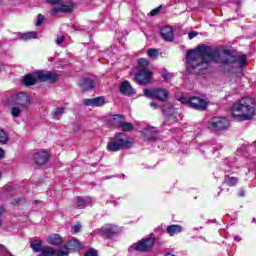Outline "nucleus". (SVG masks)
Returning a JSON list of instances; mask_svg holds the SVG:
<instances>
[{
    "mask_svg": "<svg viewBox=\"0 0 256 256\" xmlns=\"http://www.w3.org/2000/svg\"><path fill=\"white\" fill-rule=\"evenodd\" d=\"M33 161L36 165H45L49 161V153L45 150L36 152L33 156Z\"/></svg>",
    "mask_w": 256,
    "mask_h": 256,
    "instance_id": "15",
    "label": "nucleus"
},
{
    "mask_svg": "<svg viewBox=\"0 0 256 256\" xmlns=\"http://www.w3.org/2000/svg\"><path fill=\"white\" fill-rule=\"evenodd\" d=\"M224 183H226V185H228V187H235V185H237V183H239V178L227 177V178H225Z\"/></svg>",
    "mask_w": 256,
    "mask_h": 256,
    "instance_id": "30",
    "label": "nucleus"
},
{
    "mask_svg": "<svg viewBox=\"0 0 256 256\" xmlns=\"http://www.w3.org/2000/svg\"><path fill=\"white\" fill-rule=\"evenodd\" d=\"M119 231L117 227L113 224H105L102 226L99 230L98 233L105 239H111L113 235H115Z\"/></svg>",
    "mask_w": 256,
    "mask_h": 256,
    "instance_id": "11",
    "label": "nucleus"
},
{
    "mask_svg": "<svg viewBox=\"0 0 256 256\" xmlns=\"http://www.w3.org/2000/svg\"><path fill=\"white\" fill-rule=\"evenodd\" d=\"M226 57H221L219 48H211L210 46L200 45L197 49L188 50L186 53V69L192 75H199L211 61L221 63L224 67H234L236 69H243L247 65V56L245 54L240 56H233L231 50L224 49L222 51Z\"/></svg>",
    "mask_w": 256,
    "mask_h": 256,
    "instance_id": "1",
    "label": "nucleus"
},
{
    "mask_svg": "<svg viewBox=\"0 0 256 256\" xmlns=\"http://www.w3.org/2000/svg\"><path fill=\"white\" fill-rule=\"evenodd\" d=\"M75 11V2L71 0H62L58 7H54L50 11V15H57L58 13H73Z\"/></svg>",
    "mask_w": 256,
    "mask_h": 256,
    "instance_id": "7",
    "label": "nucleus"
},
{
    "mask_svg": "<svg viewBox=\"0 0 256 256\" xmlns=\"http://www.w3.org/2000/svg\"><path fill=\"white\" fill-rule=\"evenodd\" d=\"M9 143V135L5 130L0 128V145H7Z\"/></svg>",
    "mask_w": 256,
    "mask_h": 256,
    "instance_id": "28",
    "label": "nucleus"
},
{
    "mask_svg": "<svg viewBox=\"0 0 256 256\" xmlns=\"http://www.w3.org/2000/svg\"><path fill=\"white\" fill-rule=\"evenodd\" d=\"M0 179H1V173H0Z\"/></svg>",
    "mask_w": 256,
    "mask_h": 256,
    "instance_id": "53",
    "label": "nucleus"
},
{
    "mask_svg": "<svg viewBox=\"0 0 256 256\" xmlns=\"http://www.w3.org/2000/svg\"><path fill=\"white\" fill-rule=\"evenodd\" d=\"M253 221H254V222H256V220H255V219H253Z\"/></svg>",
    "mask_w": 256,
    "mask_h": 256,
    "instance_id": "52",
    "label": "nucleus"
},
{
    "mask_svg": "<svg viewBox=\"0 0 256 256\" xmlns=\"http://www.w3.org/2000/svg\"><path fill=\"white\" fill-rule=\"evenodd\" d=\"M62 1L63 0H46L50 5H57L58 7Z\"/></svg>",
    "mask_w": 256,
    "mask_h": 256,
    "instance_id": "42",
    "label": "nucleus"
},
{
    "mask_svg": "<svg viewBox=\"0 0 256 256\" xmlns=\"http://www.w3.org/2000/svg\"><path fill=\"white\" fill-rule=\"evenodd\" d=\"M30 247L32 251H35V253H41L43 251V242L37 241V242H31Z\"/></svg>",
    "mask_w": 256,
    "mask_h": 256,
    "instance_id": "26",
    "label": "nucleus"
},
{
    "mask_svg": "<svg viewBox=\"0 0 256 256\" xmlns=\"http://www.w3.org/2000/svg\"><path fill=\"white\" fill-rule=\"evenodd\" d=\"M161 9H163V6H158L157 8L153 9V10L149 13V16H150V17H155V16L159 15V13H161Z\"/></svg>",
    "mask_w": 256,
    "mask_h": 256,
    "instance_id": "35",
    "label": "nucleus"
},
{
    "mask_svg": "<svg viewBox=\"0 0 256 256\" xmlns=\"http://www.w3.org/2000/svg\"><path fill=\"white\" fill-rule=\"evenodd\" d=\"M37 79L41 82L50 81L51 83H55L57 81V75L51 71H37L34 74H27L24 77L23 83L26 87H31L37 83Z\"/></svg>",
    "mask_w": 256,
    "mask_h": 256,
    "instance_id": "3",
    "label": "nucleus"
},
{
    "mask_svg": "<svg viewBox=\"0 0 256 256\" xmlns=\"http://www.w3.org/2000/svg\"><path fill=\"white\" fill-rule=\"evenodd\" d=\"M63 113H65V108H63V107L55 108V109L52 111V115H53L54 117H61V115H63Z\"/></svg>",
    "mask_w": 256,
    "mask_h": 256,
    "instance_id": "32",
    "label": "nucleus"
},
{
    "mask_svg": "<svg viewBox=\"0 0 256 256\" xmlns=\"http://www.w3.org/2000/svg\"><path fill=\"white\" fill-rule=\"evenodd\" d=\"M107 101H105L104 97H97V107H103Z\"/></svg>",
    "mask_w": 256,
    "mask_h": 256,
    "instance_id": "38",
    "label": "nucleus"
},
{
    "mask_svg": "<svg viewBox=\"0 0 256 256\" xmlns=\"http://www.w3.org/2000/svg\"><path fill=\"white\" fill-rule=\"evenodd\" d=\"M114 121H116V123H118V125H119V127H121L122 131H133V129H135V127L131 123L125 122V119L121 115H115Z\"/></svg>",
    "mask_w": 256,
    "mask_h": 256,
    "instance_id": "17",
    "label": "nucleus"
},
{
    "mask_svg": "<svg viewBox=\"0 0 256 256\" xmlns=\"http://www.w3.org/2000/svg\"><path fill=\"white\" fill-rule=\"evenodd\" d=\"M239 197H245V190H240Z\"/></svg>",
    "mask_w": 256,
    "mask_h": 256,
    "instance_id": "46",
    "label": "nucleus"
},
{
    "mask_svg": "<svg viewBox=\"0 0 256 256\" xmlns=\"http://www.w3.org/2000/svg\"><path fill=\"white\" fill-rule=\"evenodd\" d=\"M162 77H163V79L168 80V79H171V77H173V74H170V73H163V74H162Z\"/></svg>",
    "mask_w": 256,
    "mask_h": 256,
    "instance_id": "44",
    "label": "nucleus"
},
{
    "mask_svg": "<svg viewBox=\"0 0 256 256\" xmlns=\"http://www.w3.org/2000/svg\"><path fill=\"white\" fill-rule=\"evenodd\" d=\"M12 117H21V113L25 111V108H21V106L14 105L10 108Z\"/></svg>",
    "mask_w": 256,
    "mask_h": 256,
    "instance_id": "25",
    "label": "nucleus"
},
{
    "mask_svg": "<svg viewBox=\"0 0 256 256\" xmlns=\"http://www.w3.org/2000/svg\"><path fill=\"white\" fill-rule=\"evenodd\" d=\"M144 95L149 99H158L159 101H167L169 93L165 89L156 88V89H145Z\"/></svg>",
    "mask_w": 256,
    "mask_h": 256,
    "instance_id": "8",
    "label": "nucleus"
},
{
    "mask_svg": "<svg viewBox=\"0 0 256 256\" xmlns=\"http://www.w3.org/2000/svg\"><path fill=\"white\" fill-rule=\"evenodd\" d=\"M5 157V150L3 148H0V159H3Z\"/></svg>",
    "mask_w": 256,
    "mask_h": 256,
    "instance_id": "45",
    "label": "nucleus"
},
{
    "mask_svg": "<svg viewBox=\"0 0 256 256\" xmlns=\"http://www.w3.org/2000/svg\"><path fill=\"white\" fill-rule=\"evenodd\" d=\"M144 141H155L157 139L158 132L154 127H146L141 131Z\"/></svg>",
    "mask_w": 256,
    "mask_h": 256,
    "instance_id": "16",
    "label": "nucleus"
},
{
    "mask_svg": "<svg viewBox=\"0 0 256 256\" xmlns=\"http://www.w3.org/2000/svg\"><path fill=\"white\" fill-rule=\"evenodd\" d=\"M79 87L82 93H87L95 89V82H93V80L90 78H83L79 82Z\"/></svg>",
    "mask_w": 256,
    "mask_h": 256,
    "instance_id": "13",
    "label": "nucleus"
},
{
    "mask_svg": "<svg viewBox=\"0 0 256 256\" xmlns=\"http://www.w3.org/2000/svg\"><path fill=\"white\" fill-rule=\"evenodd\" d=\"M201 149H205V145H202V146H201Z\"/></svg>",
    "mask_w": 256,
    "mask_h": 256,
    "instance_id": "50",
    "label": "nucleus"
},
{
    "mask_svg": "<svg viewBox=\"0 0 256 256\" xmlns=\"http://www.w3.org/2000/svg\"><path fill=\"white\" fill-rule=\"evenodd\" d=\"M190 107L196 109V111H205V109H207V101L201 97H191Z\"/></svg>",
    "mask_w": 256,
    "mask_h": 256,
    "instance_id": "12",
    "label": "nucleus"
},
{
    "mask_svg": "<svg viewBox=\"0 0 256 256\" xmlns=\"http://www.w3.org/2000/svg\"><path fill=\"white\" fill-rule=\"evenodd\" d=\"M234 241H236L237 243H239L241 241V236H235L234 237Z\"/></svg>",
    "mask_w": 256,
    "mask_h": 256,
    "instance_id": "47",
    "label": "nucleus"
},
{
    "mask_svg": "<svg viewBox=\"0 0 256 256\" xmlns=\"http://www.w3.org/2000/svg\"><path fill=\"white\" fill-rule=\"evenodd\" d=\"M54 256H69V250L66 246L60 249H54Z\"/></svg>",
    "mask_w": 256,
    "mask_h": 256,
    "instance_id": "31",
    "label": "nucleus"
},
{
    "mask_svg": "<svg viewBox=\"0 0 256 256\" xmlns=\"http://www.w3.org/2000/svg\"><path fill=\"white\" fill-rule=\"evenodd\" d=\"M71 231L72 233H79V231H81V224H76L75 226H73Z\"/></svg>",
    "mask_w": 256,
    "mask_h": 256,
    "instance_id": "41",
    "label": "nucleus"
},
{
    "mask_svg": "<svg viewBox=\"0 0 256 256\" xmlns=\"http://www.w3.org/2000/svg\"><path fill=\"white\" fill-rule=\"evenodd\" d=\"M43 21H45V16L43 14H38L36 27H40V25H43Z\"/></svg>",
    "mask_w": 256,
    "mask_h": 256,
    "instance_id": "37",
    "label": "nucleus"
},
{
    "mask_svg": "<svg viewBox=\"0 0 256 256\" xmlns=\"http://www.w3.org/2000/svg\"><path fill=\"white\" fill-rule=\"evenodd\" d=\"M229 120L227 118L214 117L208 122V129L210 131H225L229 129Z\"/></svg>",
    "mask_w": 256,
    "mask_h": 256,
    "instance_id": "5",
    "label": "nucleus"
},
{
    "mask_svg": "<svg viewBox=\"0 0 256 256\" xmlns=\"http://www.w3.org/2000/svg\"><path fill=\"white\" fill-rule=\"evenodd\" d=\"M255 107V99L252 97H243L232 104L231 113L234 119L238 121H251L255 117Z\"/></svg>",
    "mask_w": 256,
    "mask_h": 256,
    "instance_id": "2",
    "label": "nucleus"
},
{
    "mask_svg": "<svg viewBox=\"0 0 256 256\" xmlns=\"http://www.w3.org/2000/svg\"><path fill=\"white\" fill-rule=\"evenodd\" d=\"M147 53L152 59H157V57H159V51L157 49L150 48Z\"/></svg>",
    "mask_w": 256,
    "mask_h": 256,
    "instance_id": "33",
    "label": "nucleus"
},
{
    "mask_svg": "<svg viewBox=\"0 0 256 256\" xmlns=\"http://www.w3.org/2000/svg\"><path fill=\"white\" fill-rule=\"evenodd\" d=\"M152 77L153 72L148 71L145 68L140 69L135 75V79L138 85H149V83H151Z\"/></svg>",
    "mask_w": 256,
    "mask_h": 256,
    "instance_id": "9",
    "label": "nucleus"
},
{
    "mask_svg": "<svg viewBox=\"0 0 256 256\" xmlns=\"http://www.w3.org/2000/svg\"><path fill=\"white\" fill-rule=\"evenodd\" d=\"M150 107H153L154 109H157V103L151 102L150 103Z\"/></svg>",
    "mask_w": 256,
    "mask_h": 256,
    "instance_id": "48",
    "label": "nucleus"
},
{
    "mask_svg": "<svg viewBox=\"0 0 256 256\" xmlns=\"http://www.w3.org/2000/svg\"><path fill=\"white\" fill-rule=\"evenodd\" d=\"M18 37L21 41H31V39H37V32L19 33Z\"/></svg>",
    "mask_w": 256,
    "mask_h": 256,
    "instance_id": "24",
    "label": "nucleus"
},
{
    "mask_svg": "<svg viewBox=\"0 0 256 256\" xmlns=\"http://www.w3.org/2000/svg\"><path fill=\"white\" fill-rule=\"evenodd\" d=\"M133 147V140L127 137L125 133H118L114 139L108 143V151L115 153L121 149H131Z\"/></svg>",
    "mask_w": 256,
    "mask_h": 256,
    "instance_id": "4",
    "label": "nucleus"
},
{
    "mask_svg": "<svg viewBox=\"0 0 256 256\" xmlns=\"http://www.w3.org/2000/svg\"><path fill=\"white\" fill-rule=\"evenodd\" d=\"M82 103L85 105V107H97V98H85L82 100Z\"/></svg>",
    "mask_w": 256,
    "mask_h": 256,
    "instance_id": "29",
    "label": "nucleus"
},
{
    "mask_svg": "<svg viewBox=\"0 0 256 256\" xmlns=\"http://www.w3.org/2000/svg\"><path fill=\"white\" fill-rule=\"evenodd\" d=\"M93 200L91 197H86V198H81V197H76V207L77 209H83L84 207H87V205H91Z\"/></svg>",
    "mask_w": 256,
    "mask_h": 256,
    "instance_id": "21",
    "label": "nucleus"
},
{
    "mask_svg": "<svg viewBox=\"0 0 256 256\" xmlns=\"http://www.w3.org/2000/svg\"><path fill=\"white\" fill-rule=\"evenodd\" d=\"M84 256H97V250L96 249H90L88 250Z\"/></svg>",
    "mask_w": 256,
    "mask_h": 256,
    "instance_id": "40",
    "label": "nucleus"
},
{
    "mask_svg": "<svg viewBox=\"0 0 256 256\" xmlns=\"http://www.w3.org/2000/svg\"><path fill=\"white\" fill-rule=\"evenodd\" d=\"M197 35H199L198 32L192 31V32L188 33V39H195V37H197Z\"/></svg>",
    "mask_w": 256,
    "mask_h": 256,
    "instance_id": "43",
    "label": "nucleus"
},
{
    "mask_svg": "<svg viewBox=\"0 0 256 256\" xmlns=\"http://www.w3.org/2000/svg\"><path fill=\"white\" fill-rule=\"evenodd\" d=\"M12 103L13 105L21 107L22 109H27V107H29V105L31 104V99L29 98V95H27V93L21 92L14 96Z\"/></svg>",
    "mask_w": 256,
    "mask_h": 256,
    "instance_id": "10",
    "label": "nucleus"
},
{
    "mask_svg": "<svg viewBox=\"0 0 256 256\" xmlns=\"http://www.w3.org/2000/svg\"><path fill=\"white\" fill-rule=\"evenodd\" d=\"M160 34L162 39L169 43H171V41H173V39L175 38V35L173 34V28H171L170 26H164L161 29Z\"/></svg>",
    "mask_w": 256,
    "mask_h": 256,
    "instance_id": "18",
    "label": "nucleus"
},
{
    "mask_svg": "<svg viewBox=\"0 0 256 256\" xmlns=\"http://www.w3.org/2000/svg\"><path fill=\"white\" fill-rule=\"evenodd\" d=\"M3 215V208L0 207V217ZM0 225H1V219H0Z\"/></svg>",
    "mask_w": 256,
    "mask_h": 256,
    "instance_id": "49",
    "label": "nucleus"
},
{
    "mask_svg": "<svg viewBox=\"0 0 256 256\" xmlns=\"http://www.w3.org/2000/svg\"><path fill=\"white\" fill-rule=\"evenodd\" d=\"M179 101L183 104V105H187L188 107H190L191 105V98H187L185 96L180 97Z\"/></svg>",
    "mask_w": 256,
    "mask_h": 256,
    "instance_id": "36",
    "label": "nucleus"
},
{
    "mask_svg": "<svg viewBox=\"0 0 256 256\" xmlns=\"http://www.w3.org/2000/svg\"><path fill=\"white\" fill-rule=\"evenodd\" d=\"M92 186L95 187V183H93Z\"/></svg>",
    "mask_w": 256,
    "mask_h": 256,
    "instance_id": "51",
    "label": "nucleus"
},
{
    "mask_svg": "<svg viewBox=\"0 0 256 256\" xmlns=\"http://www.w3.org/2000/svg\"><path fill=\"white\" fill-rule=\"evenodd\" d=\"M64 41H65V36L60 35V36H57L55 43H56V45H61V44H63Z\"/></svg>",
    "mask_w": 256,
    "mask_h": 256,
    "instance_id": "39",
    "label": "nucleus"
},
{
    "mask_svg": "<svg viewBox=\"0 0 256 256\" xmlns=\"http://www.w3.org/2000/svg\"><path fill=\"white\" fill-rule=\"evenodd\" d=\"M37 256H55V248L45 246L42 249V252Z\"/></svg>",
    "mask_w": 256,
    "mask_h": 256,
    "instance_id": "27",
    "label": "nucleus"
},
{
    "mask_svg": "<svg viewBox=\"0 0 256 256\" xmlns=\"http://www.w3.org/2000/svg\"><path fill=\"white\" fill-rule=\"evenodd\" d=\"M153 245H155V240L153 238H146L138 241L130 247V251H140L141 253H145L147 251H151L153 249Z\"/></svg>",
    "mask_w": 256,
    "mask_h": 256,
    "instance_id": "6",
    "label": "nucleus"
},
{
    "mask_svg": "<svg viewBox=\"0 0 256 256\" xmlns=\"http://www.w3.org/2000/svg\"><path fill=\"white\" fill-rule=\"evenodd\" d=\"M120 93L127 96L135 95V89H133L129 81H124L120 84Z\"/></svg>",
    "mask_w": 256,
    "mask_h": 256,
    "instance_id": "19",
    "label": "nucleus"
},
{
    "mask_svg": "<svg viewBox=\"0 0 256 256\" xmlns=\"http://www.w3.org/2000/svg\"><path fill=\"white\" fill-rule=\"evenodd\" d=\"M47 243L59 247L63 244V238L59 234H52L47 237Z\"/></svg>",
    "mask_w": 256,
    "mask_h": 256,
    "instance_id": "20",
    "label": "nucleus"
},
{
    "mask_svg": "<svg viewBox=\"0 0 256 256\" xmlns=\"http://www.w3.org/2000/svg\"><path fill=\"white\" fill-rule=\"evenodd\" d=\"M65 247L66 249H68V251H79V249H81V245L79 244V240L77 239L68 241Z\"/></svg>",
    "mask_w": 256,
    "mask_h": 256,
    "instance_id": "23",
    "label": "nucleus"
},
{
    "mask_svg": "<svg viewBox=\"0 0 256 256\" xmlns=\"http://www.w3.org/2000/svg\"><path fill=\"white\" fill-rule=\"evenodd\" d=\"M138 65L139 67H142V69H145V67H149L150 63L147 59L145 58H140L138 60Z\"/></svg>",
    "mask_w": 256,
    "mask_h": 256,
    "instance_id": "34",
    "label": "nucleus"
},
{
    "mask_svg": "<svg viewBox=\"0 0 256 256\" xmlns=\"http://www.w3.org/2000/svg\"><path fill=\"white\" fill-rule=\"evenodd\" d=\"M166 231L170 237L183 232V227L181 225H170L166 228Z\"/></svg>",
    "mask_w": 256,
    "mask_h": 256,
    "instance_id": "22",
    "label": "nucleus"
},
{
    "mask_svg": "<svg viewBox=\"0 0 256 256\" xmlns=\"http://www.w3.org/2000/svg\"><path fill=\"white\" fill-rule=\"evenodd\" d=\"M162 111H164V113H166L167 115L164 125H171V123H175V117L173 116V114H171L175 111V108L173 107V105L165 104L162 107Z\"/></svg>",
    "mask_w": 256,
    "mask_h": 256,
    "instance_id": "14",
    "label": "nucleus"
}]
</instances>
